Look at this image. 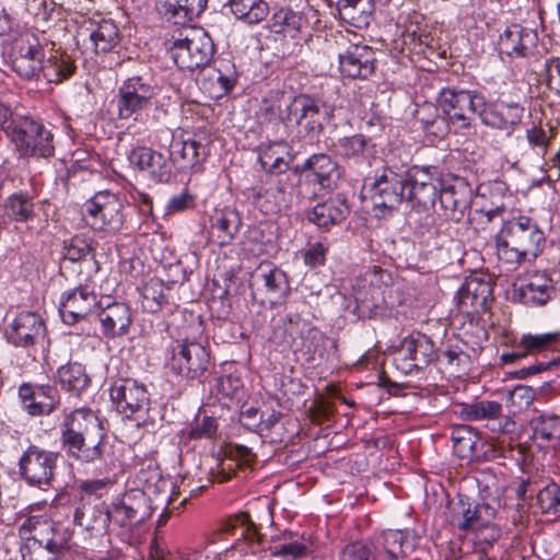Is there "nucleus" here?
Listing matches in <instances>:
<instances>
[{"instance_id": "nucleus-1", "label": "nucleus", "mask_w": 560, "mask_h": 560, "mask_svg": "<svg viewBox=\"0 0 560 560\" xmlns=\"http://www.w3.org/2000/svg\"><path fill=\"white\" fill-rule=\"evenodd\" d=\"M546 244L545 232L527 215L503 223L495 235L497 257L506 271L515 270L527 258H536Z\"/></svg>"}, {"instance_id": "nucleus-2", "label": "nucleus", "mask_w": 560, "mask_h": 560, "mask_svg": "<svg viewBox=\"0 0 560 560\" xmlns=\"http://www.w3.org/2000/svg\"><path fill=\"white\" fill-rule=\"evenodd\" d=\"M21 530L31 533L21 546L23 560H58L69 549L71 533L46 516L28 517Z\"/></svg>"}, {"instance_id": "nucleus-3", "label": "nucleus", "mask_w": 560, "mask_h": 560, "mask_svg": "<svg viewBox=\"0 0 560 560\" xmlns=\"http://www.w3.org/2000/svg\"><path fill=\"white\" fill-rule=\"evenodd\" d=\"M168 51L175 65L183 70L207 66L214 52L211 37L201 27H182L168 39Z\"/></svg>"}, {"instance_id": "nucleus-4", "label": "nucleus", "mask_w": 560, "mask_h": 560, "mask_svg": "<svg viewBox=\"0 0 560 560\" xmlns=\"http://www.w3.org/2000/svg\"><path fill=\"white\" fill-rule=\"evenodd\" d=\"M388 288L383 282V271L376 267L365 270L352 284L355 312L360 317L383 318L390 314L386 299Z\"/></svg>"}, {"instance_id": "nucleus-5", "label": "nucleus", "mask_w": 560, "mask_h": 560, "mask_svg": "<svg viewBox=\"0 0 560 560\" xmlns=\"http://www.w3.org/2000/svg\"><path fill=\"white\" fill-rule=\"evenodd\" d=\"M158 88L141 75H131L118 86L113 100L120 120H141L142 113L153 101L156 103Z\"/></svg>"}, {"instance_id": "nucleus-6", "label": "nucleus", "mask_w": 560, "mask_h": 560, "mask_svg": "<svg viewBox=\"0 0 560 560\" xmlns=\"http://www.w3.org/2000/svg\"><path fill=\"white\" fill-rule=\"evenodd\" d=\"M109 394L116 411L125 420L138 428L150 421V396L142 384L131 378L119 380L112 385Z\"/></svg>"}, {"instance_id": "nucleus-7", "label": "nucleus", "mask_w": 560, "mask_h": 560, "mask_svg": "<svg viewBox=\"0 0 560 560\" xmlns=\"http://www.w3.org/2000/svg\"><path fill=\"white\" fill-rule=\"evenodd\" d=\"M125 200L109 190L97 191L83 206L86 223L94 230L114 234L124 225Z\"/></svg>"}, {"instance_id": "nucleus-8", "label": "nucleus", "mask_w": 560, "mask_h": 560, "mask_svg": "<svg viewBox=\"0 0 560 560\" xmlns=\"http://www.w3.org/2000/svg\"><path fill=\"white\" fill-rule=\"evenodd\" d=\"M439 106L452 128H468L474 116L483 104V96L474 90L443 89L438 98Z\"/></svg>"}, {"instance_id": "nucleus-9", "label": "nucleus", "mask_w": 560, "mask_h": 560, "mask_svg": "<svg viewBox=\"0 0 560 560\" xmlns=\"http://www.w3.org/2000/svg\"><path fill=\"white\" fill-rule=\"evenodd\" d=\"M438 358L433 341L424 334L412 332L395 350L394 363L404 374H415Z\"/></svg>"}, {"instance_id": "nucleus-10", "label": "nucleus", "mask_w": 560, "mask_h": 560, "mask_svg": "<svg viewBox=\"0 0 560 560\" xmlns=\"http://www.w3.org/2000/svg\"><path fill=\"white\" fill-rule=\"evenodd\" d=\"M210 364V354L200 342L180 340L171 349L166 366L171 372L190 380L199 378Z\"/></svg>"}, {"instance_id": "nucleus-11", "label": "nucleus", "mask_w": 560, "mask_h": 560, "mask_svg": "<svg viewBox=\"0 0 560 560\" xmlns=\"http://www.w3.org/2000/svg\"><path fill=\"white\" fill-rule=\"evenodd\" d=\"M10 139L24 156L48 159L55 154L54 136L44 125L30 118L19 121Z\"/></svg>"}, {"instance_id": "nucleus-12", "label": "nucleus", "mask_w": 560, "mask_h": 560, "mask_svg": "<svg viewBox=\"0 0 560 560\" xmlns=\"http://www.w3.org/2000/svg\"><path fill=\"white\" fill-rule=\"evenodd\" d=\"M441 178L435 167L412 166L404 177L405 201L412 207L428 209L434 206Z\"/></svg>"}, {"instance_id": "nucleus-13", "label": "nucleus", "mask_w": 560, "mask_h": 560, "mask_svg": "<svg viewBox=\"0 0 560 560\" xmlns=\"http://www.w3.org/2000/svg\"><path fill=\"white\" fill-rule=\"evenodd\" d=\"M373 211L376 217L390 215L405 201L404 178L389 168H384L370 184Z\"/></svg>"}, {"instance_id": "nucleus-14", "label": "nucleus", "mask_w": 560, "mask_h": 560, "mask_svg": "<svg viewBox=\"0 0 560 560\" xmlns=\"http://www.w3.org/2000/svg\"><path fill=\"white\" fill-rule=\"evenodd\" d=\"M62 446L75 444L84 439L95 440L106 436L105 428L98 416L90 408H77L65 415L60 425Z\"/></svg>"}, {"instance_id": "nucleus-15", "label": "nucleus", "mask_w": 560, "mask_h": 560, "mask_svg": "<svg viewBox=\"0 0 560 560\" xmlns=\"http://www.w3.org/2000/svg\"><path fill=\"white\" fill-rule=\"evenodd\" d=\"M109 509L112 523L118 527L141 524L152 514L147 494L138 489L125 492L113 501Z\"/></svg>"}, {"instance_id": "nucleus-16", "label": "nucleus", "mask_w": 560, "mask_h": 560, "mask_svg": "<svg viewBox=\"0 0 560 560\" xmlns=\"http://www.w3.org/2000/svg\"><path fill=\"white\" fill-rule=\"evenodd\" d=\"M56 460L55 453L32 445L20 458V474L28 485L45 488L50 485Z\"/></svg>"}, {"instance_id": "nucleus-17", "label": "nucleus", "mask_w": 560, "mask_h": 560, "mask_svg": "<svg viewBox=\"0 0 560 560\" xmlns=\"http://www.w3.org/2000/svg\"><path fill=\"white\" fill-rule=\"evenodd\" d=\"M98 305L92 283H84L62 293L59 313L63 323L73 325L88 316Z\"/></svg>"}, {"instance_id": "nucleus-18", "label": "nucleus", "mask_w": 560, "mask_h": 560, "mask_svg": "<svg viewBox=\"0 0 560 560\" xmlns=\"http://www.w3.org/2000/svg\"><path fill=\"white\" fill-rule=\"evenodd\" d=\"M79 37L86 51L95 55L107 54L114 50L120 42L118 26L113 20H92L79 33Z\"/></svg>"}, {"instance_id": "nucleus-19", "label": "nucleus", "mask_w": 560, "mask_h": 560, "mask_svg": "<svg viewBox=\"0 0 560 560\" xmlns=\"http://www.w3.org/2000/svg\"><path fill=\"white\" fill-rule=\"evenodd\" d=\"M416 544V535L412 530H384L373 541V560H397L411 552Z\"/></svg>"}, {"instance_id": "nucleus-20", "label": "nucleus", "mask_w": 560, "mask_h": 560, "mask_svg": "<svg viewBox=\"0 0 560 560\" xmlns=\"http://www.w3.org/2000/svg\"><path fill=\"white\" fill-rule=\"evenodd\" d=\"M44 58V50L38 39L33 35H26L11 56V69L23 79H33L40 74Z\"/></svg>"}, {"instance_id": "nucleus-21", "label": "nucleus", "mask_w": 560, "mask_h": 560, "mask_svg": "<svg viewBox=\"0 0 560 560\" xmlns=\"http://www.w3.org/2000/svg\"><path fill=\"white\" fill-rule=\"evenodd\" d=\"M524 108L518 103L503 101L486 102L478 110L482 124L510 133L523 117Z\"/></svg>"}, {"instance_id": "nucleus-22", "label": "nucleus", "mask_w": 560, "mask_h": 560, "mask_svg": "<svg viewBox=\"0 0 560 560\" xmlns=\"http://www.w3.org/2000/svg\"><path fill=\"white\" fill-rule=\"evenodd\" d=\"M495 511L488 504L468 505L465 508L460 501L459 515L454 516L453 523L460 530H477L488 529L490 533L483 538L487 544L494 542L499 536L500 530L491 524L494 518Z\"/></svg>"}, {"instance_id": "nucleus-23", "label": "nucleus", "mask_w": 560, "mask_h": 560, "mask_svg": "<svg viewBox=\"0 0 560 560\" xmlns=\"http://www.w3.org/2000/svg\"><path fill=\"white\" fill-rule=\"evenodd\" d=\"M45 324L34 312H21L5 330L7 340L15 347H30L45 336Z\"/></svg>"}, {"instance_id": "nucleus-24", "label": "nucleus", "mask_w": 560, "mask_h": 560, "mask_svg": "<svg viewBox=\"0 0 560 560\" xmlns=\"http://www.w3.org/2000/svg\"><path fill=\"white\" fill-rule=\"evenodd\" d=\"M375 54L366 45H350L339 55V70L342 75L351 79H366L374 72Z\"/></svg>"}, {"instance_id": "nucleus-25", "label": "nucleus", "mask_w": 560, "mask_h": 560, "mask_svg": "<svg viewBox=\"0 0 560 560\" xmlns=\"http://www.w3.org/2000/svg\"><path fill=\"white\" fill-rule=\"evenodd\" d=\"M19 397L31 416L49 415L59 405L58 392L49 385L23 384L19 388Z\"/></svg>"}, {"instance_id": "nucleus-26", "label": "nucleus", "mask_w": 560, "mask_h": 560, "mask_svg": "<svg viewBox=\"0 0 560 560\" xmlns=\"http://www.w3.org/2000/svg\"><path fill=\"white\" fill-rule=\"evenodd\" d=\"M555 293L551 278L541 271L528 275L523 283L515 289V296L520 302L529 306L545 305Z\"/></svg>"}, {"instance_id": "nucleus-27", "label": "nucleus", "mask_w": 560, "mask_h": 560, "mask_svg": "<svg viewBox=\"0 0 560 560\" xmlns=\"http://www.w3.org/2000/svg\"><path fill=\"white\" fill-rule=\"evenodd\" d=\"M282 332L283 336L280 338L282 345L294 351H305L307 353L317 352L325 339L319 329L301 322L291 323L282 329Z\"/></svg>"}, {"instance_id": "nucleus-28", "label": "nucleus", "mask_w": 560, "mask_h": 560, "mask_svg": "<svg viewBox=\"0 0 560 560\" xmlns=\"http://www.w3.org/2000/svg\"><path fill=\"white\" fill-rule=\"evenodd\" d=\"M74 523L90 536H103L108 533L112 523L110 509L104 502L94 505L82 504L74 510Z\"/></svg>"}, {"instance_id": "nucleus-29", "label": "nucleus", "mask_w": 560, "mask_h": 560, "mask_svg": "<svg viewBox=\"0 0 560 560\" xmlns=\"http://www.w3.org/2000/svg\"><path fill=\"white\" fill-rule=\"evenodd\" d=\"M170 155L178 168L199 173L207 158V150L201 142L195 139H173L170 145Z\"/></svg>"}, {"instance_id": "nucleus-30", "label": "nucleus", "mask_w": 560, "mask_h": 560, "mask_svg": "<svg viewBox=\"0 0 560 560\" xmlns=\"http://www.w3.org/2000/svg\"><path fill=\"white\" fill-rule=\"evenodd\" d=\"M293 159L292 148L283 140L262 142L258 147V161L267 173H284Z\"/></svg>"}, {"instance_id": "nucleus-31", "label": "nucleus", "mask_w": 560, "mask_h": 560, "mask_svg": "<svg viewBox=\"0 0 560 560\" xmlns=\"http://www.w3.org/2000/svg\"><path fill=\"white\" fill-rule=\"evenodd\" d=\"M132 167L147 173L153 180L163 182L170 175L167 162L162 153L147 147H136L128 153Z\"/></svg>"}, {"instance_id": "nucleus-32", "label": "nucleus", "mask_w": 560, "mask_h": 560, "mask_svg": "<svg viewBox=\"0 0 560 560\" xmlns=\"http://www.w3.org/2000/svg\"><path fill=\"white\" fill-rule=\"evenodd\" d=\"M536 40L535 32L513 24L500 36L499 49L501 54L509 57H524L535 46Z\"/></svg>"}, {"instance_id": "nucleus-33", "label": "nucleus", "mask_w": 560, "mask_h": 560, "mask_svg": "<svg viewBox=\"0 0 560 560\" xmlns=\"http://www.w3.org/2000/svg\"><path fill=\"white\" fill-rule=\"evenodd\" d=\"M98 317L102 332L107 338L126 335L132 322L130 307L118 302L107 305Z\"/></svg>"}, {"instance_id": "nucleus-34", "label": "nucleus", "mask_w": 560, "mask_h": 560, "mask_svg": "<svg viewBox=\"0 0 560 560\" xmlns=\"http://www.w3.org/2000/svg\"><path fill=\"white\" fill-rule=\"evenodd\" d=\"M490 294L491 289L488 282L478 278H470L456 293L458 308L464 313L485 310Z\"/></svg>"}, {"instance_id": "nucleus-35", "label": "nucleus", "mask_w": 560, "mask_h": 560, "mask_svg": "<svg viewBox=\"0 0 560 560\" xmlns=\"http://www.w3.org/2000/svg\"><path fill=\"white\" fill-rule=\"evenodd\" d=\"M289 122L302 126L305 130L319 128L320 113L317 102L307 95L295 96L287 107Z\"/></svg>"}, {"instance_id": "nucleus-36", "label": "nucleus", "mask_w": 560, "mask_h": 560, "mask_svg": "<svg viewBox=\"0 0 560 560\" xmlns=\"http://www.w3.org/2000/svg\"><path fill=\"white\" fill-rule=\"evenodd\" d=\"M167 21L182 27H192L190 23L200 16L208 0H161Z\"/></svg>"}, {"instance_id": "nucleus-37", "label": "nucleus", "mask_w": 560, "mask_h": 560, "mask_svg": "<svg viewBox=\"0 0 560 560\" xmlns=\"http://www.w3.org/2000/svg\"><path fill=\"white\" fill-rule=\"evenodd\" d=\"M533 441L540 447L555 446L560 442V417L540 415L530 422Z\"/></svg>"}, {"instance_id": "nucleus-38", "label": "nucleus", "mask_w": 560, "mask_h": 560, "mask_svg": "<svg viewBox=\"0 0 560 560\" xmlns=\"http://www.w3.org/2000/svg\"><path fill=\"white\" fill-rule=\"evenodd\" d=\"M455 413L464 421L498 420L502 416V405L494 400H475L457 405Z\"/></svg>"}, {"instance_id": "nucleus-39", "label": "nucleus", "mask_w": 560, "mask_h": 560, "mask_svg": "<svg viewBox=\"0 0 560 560\" xmlns=\"http://www.w3.org/2000/svg\"><path fill=\"white\" fill-rule=\"evenodd\" d=\"M334 147L337 154L355 162L368 161L374 148L371 140L363 135L342 137Z\"/></svg>"}, {"instance_id": "nucleus-40", "label": "nucleus", "mask_w": 560, "mask_h": 560, "mask_svg": "<svg viewBox=\"0 0 560 560\" xmlns=\"http://www.w3.org/2000/svg\"><path fill=\"white\" fill-rule=\"evenodd\" d=\"M313 179L323 188L330 189L339 176L337 164L326 154H314L305 162Z\"/></svg>"}, {"instance_id": "nucleus-41", "label": "nucleus", "mask_w": 560, "mask_h": 560, "mask_svg": "<svg viewBox=\"0 0 560 560\" xmlns=\"http://www.w3.org/2000/svg\"><path fill=\"white\" fill-rule=\"evenodd\" d=\"M4 215L15 222H27L35 215L33 197L25 191L10 195L3 203Z\"/></svg>"}, {"instance_id": "nucleus-42", "label": "nucleus", "mask_w": 560, "mask_h": 560, "mask_svg": "<svg viewBox=\"0 0 560 560\" xmlns=\"http://www.w3.org/2000/svg\"><path fill=\"white\" fill-rule=\"evenodd\" d=\"M229 457L221 460L214 478L220 481H228L235 474V467L241 464H248L253 460L254 454L252 450L245 445L236 444L231 445L228 450Z\"/></svg>"}, {"instance_id": "nucleus-43", "label": "nucleus", "mask_w": 560, "mask_h": 560, "mask_svg": "<svg viewBox=\"0 0 560 560\" xmlns=\"http://www.w3.org/2000/svg\"><path fill=\"white\" fill-rule=\"evenodd\" d=\"M347 212L348 208L343 202L329 200L316 205L308 214V219L318 226L327 228L345 219Z\"/></svg>"}, {"instance_id": "nucleus-44", "label": "nucleus", "mask_w": 560, "mask_h": 560, "mask_svg": "<svg viewBox=\"0 0 560 560\" xmlns=\"http://www.w3.org/2000/svg\"><path fill=\"white\" fill-rule=\"evenodd\" d=\"M229 3L234 16L247 24L261 22L269 11L265 0H230Z\"/></svg>"}, {"instance_id": "nucleus-45", "label": "nucleus", "mask_w": 560, "mask_h": 560, "mask_svg": "<svg viewBox=\"0 0 560 560\" xmlns=\"http://www.w3.org/2000/svg\"><path fill=\"white\" fill-rule=\"evenodd\" d=\"M74 70L73 62L69 57L52 54L46 60L43 59L40 73L48 82H61L68 79Z\"/></svg>"}, {"instance_id": "nucleus-46", "label": "nucleus", "mask_w": 560, "mask_h": 560, "mask_svg": "<svg viewBox=\"0 0 560 560\" xmlns=\"http://www.w3.org/2000/svg\"><path fill=\"white\" fill-rule=\"evenodd\" d=\"M258 277L264 283L267 292L273 296H284L290 291L287 275L279 268L269 264L261 265L258 270Z\"/></svg>"}, {"instance_id": "nucleus-47", "label": "nucleus", "mask_w": 560, "mask_h": 560, "mask_svg": "<svg viewBox=\"0 0 560 560\" xmlns=\"http://www.w3.org/2000/svg\"><path fill=\"white\" fill-rule=\"evenodd\" d=\"M58 382L68 392H81L89 384V376L79 363L62 365L57 371Z\"/></svg>"}, {"instance_id": "nucleus-48", "label": "nucleus", "mask_w": 560, "mask_h": 560, "mask_svg": "<svg viewBox=\"0 0 560 560\" xmlns=\"http://www.w3.org/2000/svg\"><path fill=\"white\" fill-rule=\"evenodd\" d=\"M105 439L106 436H100L95 440L84 439L83 441L78 442L74 448L72 445L63 446V448L70 456L78 460L83 463H94L103 456Z\"/></svg>"}, {"instance_id": "nucleus-49", "label": "nucleus", "mask_w": 560, "mask_h": 560, "mask_svg": "<svg viewBox=\"0 0 560 560\" xmlns=\"http://www.w3.org/2000/svg\"><path fill=\"white\" fill-rule=\"evenodd\" d=\"M336 8L342 20L351 21L353 24L368 23L373 2L372 0H338Z\"/></svg>"}, {"instance_id": "nucleus-50", "label": "nucleus", "mask_w": 560, "mask_h": 560, "mask_svg": "<svg viewBox=\"0 0 560 560\" xmlns=\"http://www.w3.org/2000/svg\"><path fill=\"white\" fill-rule=\"evenodd\" d=\"M303 20L302 14L299 12L291 9H280L272 15V30L276 33H283L295 37L302 27Z\"/></svg>"}, {"instance_id": "nucleus-51", "label": "nucleus", "mask_w": 560, "mask_h": 560, "mask_svg": "<svg viewBox=\"0 0 560 560\" xmlns=\"http://www.w3.org/2000/svg\"><path fill=\"white\" fill-rule=\"evenodd\" d=\"M241 219L238 213L230 208L222 210L215 217L213 228L222 233L221 243L230 242L238 231Z\"/></svg>"}, {"instance_id": "nucleus-52", "label": "nucleus", "mask_w": 560, "mask_h": 560, "mask_svg": "<svg viewBox=\"0 0 560 560\" xmlns=\"http://www.w3.org/2000/svg\"><path fill=\"white\" fill-rule=\"evenodd\" d=\"M164 285L158 279H151L141 289L142 305L151 312L158 311L165 301Z\"/></svg>"}, {"instance_id": "nucleus-53", "label": "nucleus", "mask_w": 560, "mask_h": 560, "mask_svg": "<svg viewBox=\"0 0 560 560\" xmlns=\"http://www.w3.org/2000/svg\"><path fill=\"white\" fill-rule=\"evenodd\" d=\"M537 504L545 513H560V488L549 482L537 492Z\"/></svg>"}, {"instance_id": "nucleus-54", "label": "nucleus", "mask_w": 560, "mask_h": 560, "mask_svg": "<svg viewBox=\"0 0 560 560\" xmlns=\"http://www.w3.org/2000/svg\"><path fill=\"white\" fill-rule=\"evenodd\" d=\"M214 72L215 80L219 83L222 93H229L234 88L238 78V73L233 61L229 58L219 60Z\"/></svg>"}, {"instance_id": "nucleus-55", "label": "nucleus", "mask_w": 560, "mask_h": 560, "mask_svg": "<svg viewBox=\"0 0 560 560\" xmlns=\"http://www.w3.org/2000/svg\"><path fill=\"white\" fill-rule=\"evenodd\" d=\"M280 418L281 413L279 411L272 410L267 416L262 413L256 433L265 440L270 439L271 441H277L280 439L282 430Z\"/></svg>"}, {"instance_id": "nucleus-56", "label": "nucleus", "mask_w": 560, "mask_h": 560, "mask_svg": "<svg viewBox=\"0 0 560 560\" xmlns=\"http://www.w3.org/2000/svg\"><path fill=\"white\" fill-rule=\"evenodd\" d=\"M559 337L557 332H547L541 335H523L520 340V347L524 349L526 354L540 352L547 349Z\"/></svg>"}, {"instance_id": "nucleus-57", "label": "nucleus", "mask_w": 560, "mask_h": 560, "mask_svg": "<svg viewBox=\"0 0 560 560\" xmlns=\"http://www.w3.org/2000/svg\"><path fill=\"white\" fill-rule=\"evenodd\" d=\"M307 549V542L304 537L295 536L290 541L275 547L272 555L283 560H296L302 557Z\"/></svg>"}, {"instance_id": "nucleus-58", "label": "nucleus", "mask_w": 560, "mask_h": 560, "mask_svg": "<svg viewBox=\"0 0 560 560\" xmlns=\"http://www.w3.org/2000/svg\"><path fill=\"white\" fill-rule=\"evenodd\" d=\"M217 394L222 398L238 399L243 388L241 378L233 375H222L217 380Z\"/></svg>"}, {"instance_id": "nucleus-59", "label": "nucleus", "mask_w": 560, "mask_h": 560, "mask_svg": "<svg viewBox=\"0 0 560 560\" xmlns=\"http://www.w3.org/2000/svg\"><path fill=\"white\" fill-rule=\"evenodd\" d=\"M91 254L90 245L80 237H73L63 247V256L70 261H80Z\"/></svg>"}, {"instance_id": "nucleus-60", "label": "nucleus", "mask_w": 560, "mask_h": 560, "mask_svg": "<svg viewBox=\"0 0 560 560\" xmlns=\"http://www.w3.org/2000/svg\"><path fill=\"white\" fill-rule=\"evenodd\" d=\"M455 186H440L438 198L446 210H457L466 205V200L458 198Z\"/></svg>"}, {"instance_id": "nucleus-61", "label": "nucleus", "mask_w": 560, "mask_h": 560, "mask_svg": "<svg viewBox=\"0 0 560 560\" xmlns=\"http://www.w3.org/2000/svg\"><path fill=\"white\" fill-rule=\"evenodd\" d=\"M340 560H373L366 545L355 541L347 545L340 552Z\"/></svg>"}, {"instance_id": "nucleus-62", "label": "nucleus", "mask_w": 560, "mask_h": 560, "mask_svg": "<svg viewBox=\"0 0 560 560\" xmlns=\"http://www.w3.org/2000/svg\"><path fill=\"white\" fill-rule=\"evenodd\" d=\"M526 139L532 148L541 150L542 154L546 153L549 144V137L544 129L536 126L528 128L526 130Z\"/></svg>"}, {"instance_id": "nucleus-63", "label": "nucleus", "mask_w": 560, "mask_h": 560, "mask_svg": "<svg viewBox=\"0 0 560 560\" xmlns=\"http://www.w3.org/2000/svg\"><path fill=\"white\" fill-rule=\"evenodd\" d=\"M325 258L326 247L319 242L310 245V247L304 253V262L310 267H317L323 265L325 262Z\"/></svg>"}, {"instance_id": "nucleus-64", "label": "nucleus", "mask_w": 560, "mask_h": 560, "mask_svg": "<svg viewBox=\"0 0 560 560\" xmlns=\"http://www.w3.org/2000/svg\"><path fill=\"white\" fill-rule=\"evenodd\" d=\"M546 77L548 86L560 94V58H553L546 62Z\"/></svg>"}]
</instances>
